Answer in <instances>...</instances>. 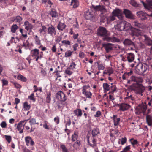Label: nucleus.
<instances>
[{
	"mask_svg": "<svg viewBox=\"0 0 152 152\" xmlns=\"http://www.w3.org/2000/svg\"><path fill=\"white\" fill-rule=\"evenodd\" d=\"M130 88L135 93L142 96V93L145 91V88L141 84L133 83L130 87Z\"/></svg>",
	"mask_w": 152,
	"mask_h": 152,
	"instance_id": "obj_1",
	"label": "nucleus"
},
{
	"mask_svg": "<svg viewBox=\"0 0 152 152\" xmlns=\"http://www.w3.org/2000/svg\"><path fill=\"white\" fill-rule=\"evenodd\" d=\"M31 55L36 61H37L39 59H41L42 58L41 54L39 55V50L37 49H35L31 50Z\"/></svg>",
	"mask_w": 152,
	"mask_h": 152,
	"instance_id": "obj_2",
	"label": "nucleus"
},
{
	"mask_svg": "<svg viewBox=\"0 0 152 152\" xmlns=\"http://www.w3.org/2000/svg\"><path fill=\"white\" fill-rule=\"evenodd\" d=\"M134 59L135 55L134 53H128L122 58V60L123 61H127L129 63L133 61Z\"/></svg>",
	"mask_w": 152,
	"mask_h": 152,
	"instance_id": "obj_3",
	"label": "nucleus"
},
{
	"mask_svg": "<svg viewBox=\"0 0 152 152\" xmlns=\"http://www.w3.org/2000/svg\"><path fill=\"white\" fill-rule=\"evenodd\" d=\"M108 31L104 27L100 26L98 29L97 34L101 37L107 36L108 35Z\"/></svg>",
	"mask_w": 152,
	"mask_h": 152,
	"instance_id": "obj_4",
	"label": "nucleus"
},
{
	"mask_svg": "<svg viewBox=\"0 0 152 152\" xmlns=\"http://www.w3.org/2000/svg\"><path fill=\"white\" fill-rule=\"evenodd\" d=\"M147 109V106L146 104H141L136 109L135 113L138 115H140L142 113H144Z\"/></svg>",
	"mask_w": 152,
	"mask_h": 152,
	"instance_id": "obj_5",
	"label": "nucleus"
},
{
	"mask_svg": "<svg viewBox=\"0 0 152 152\" xmlns=\"http://www.w3.org/2000/svg\"><path fill=\"white\" fill-rule=\"evenodd\" d=\"M92 134V136L90 137L89 135L90 134H88L87 136V141L88 144L91 146H94L95 145L96 143V142L95 141L94 137L97 135L98 134Z\"/></svg>",
	"mask_w": 152,
	"mask_h": 152,
	"instance_id": "obj_6",
	"label": "nucleus"
},
{
	"mask_svg": "<svg viewBox=\"0 0 152 152\" xmlns=\"http://www.w3.org/2000/svg\"><path fill=\"white\" fill-rule=\"evenodd\" d=\"M122 14V10L118 9H116L112 13V15H114L115 17H117L120 20H121L123 19Z\"/></svg>",
	"mask_w": 152,
	"mask_h": 152,
	"instance_id": "obj_7",
	"label": "nucleus"
},
{
	"mask_svg": "<svg viewBox=\"0 0 152 152\" xmlns=\"http://www.w3.org/2000/svg\"><path fill=\"white\" fill-rule=\"evenodd\" d=\"M117 106L119 107V110L122 111L127 110L130 107V105L125 103L117 104Z\"/></svg>",
	"mask_w": 152,
	"mask_h": 152,
	"instance_id": "obj_8",
	"label": "nucleus"
},
{
	"mask_svg": "<svg viewBox=\"0 0 152 152\" xmlns=\"http://www.w3.org/2000/svg\"><path fill=\"white\" fill-rule=\"evenodd\" d=\"M147 14L142 11H140L137 12V15L138 17L140 18L141 20L143 21L146 20L147 19Z\"/></svg>",
	"mask_w": 152,
	"mask_h": 152,
	"instance_id": "obj_9",
	"label": "nucleus"
},
{
	"mask_svg": "<svg viewBox=\"0 0 152 152\" xmlns=\"http://www.w3.org/2000/svg\"><path fill=\"white\" fill-rule=\"evenodd\" d=\"M57 98L61 102H65L66 100L65 94L61 91H58L57 93Z\"/></svg>",
	"mask_w": 152,
	"mask_h": 152,
	"instance_id": "obj_10",
	"label": "nucleus"
},
{
	"mask_svg": "<svg viewBox=\"0 0 152 152\" xmlns=\"http://www.w3.org/2000/svg\"><path fill=\"white\" fill-rule=\"evenodd\" d=\"M47 33L52 36L53 35H55L56 34V28L52 25L48 27L47 29Z\"/></svg>",
	"mask_w": 152,
	"mask_h": 152,
	"instance_id": "obj_11",
	"label": "nucleus"
},
{
	"mask_svg": "<svg viewBox=\"0 0 152 152\" xmlns=\"http://www.w3.org/2000/svg\"><path fill=\"white\" fill-rule=\"evenodd\" d=\"M113 44L110 43L103 44V47L104 48L107 53H108L113 50Z\"/></svg>",
	"mask_w": 152,
	"mask_h": 152,
	"instance_id": "obj_12",
	"label": "nucleus"
},
{
	"mask_svg": "<svg viewBox=\"0 0 152 152\" xmlns=\"http://www.w3.org/2000/svg\"><path fill=\"white\" fill-rule=\"evenodd\" d=\"M123 13L125 15L126 17L130 19H134L135 18L134 15L132 14L130 11L128 10L124 9Z\"/></svg>",
	"mask_w": 152,
	"mask_h": 152,
	"instance_id": "obj_13",
	"label": "nucleus"
},
{
	"mask_svg": "<svg viewBox=\"0 0 152 152\" xmlns=\"http://www.w3.org/2000/svg\"><path fill=\"white\" fill-rule=\"evenodd\" d=\"M130 79L132 81L136 82V83H142L143 81V79L142 77L134 76H131L130 77Z\"/></svg>",
	"mask_w": 152,
	"mask_h": 152,
	"instance_id": "obj_14",
	"label": "nucleus"
},
{
	"mask_svg": "<svg viewBox=\"0 0 152 152\" xmlns=\"http://www.w3.org/2000/svg\"><path fill=\"white\" fill-rule=\"evenodd\" d=\"M24 25L25 27V29L27 31H29L30 32L32 31V30L33 27V26L28 21H27L25 22L24 23Z\"/></svg>",
	"mask_w": 152,
	"mask_h": 152,
	"instance_id": "obj_15",
	"label": "nucleus"
},
{
	"mask_svg": "<svg viewBox=\"0 0 152 152\" xmlns=\"http://www.w3.org/2000/svg\"><path fill=\"white\" fill-rule=\"evenodd\" d=\"M28 120H25L23 121H21L18 123L17 126V129L18 131H19V133H22L23 132V126L24 125V124H23V123Z\"/></svg>",
	"mask_w": 152,
	"mask_h": 152,
	"instance_id": "obj_16",
	"label": "nucleus"
},
{
	"mask_svg": "<svg viewBox=\"0 0 152 152\" xmlns=\"http://www.w3.org/2000/svg\"><path fill=\"white\" fill-rule=\"evenodd\" d=\"M105 37L104 38V40L105 41H107V42H120V40L119 39L115 37L112 38L107 36Z\"/></svg>",
	"mask_w": 152,
	"mask_h": 152,
	"instance_id": "obj_17",
	"label": "nucleus"
},
{
	"mask_svg": "<svg viewBox=\"0 0 152 152\" xmlns=\"http://www.w3.org/2000/svg\"><path fill=\"white\" fill-rule=\"evenodd\" d=\"M48 15L51 16L53 18H56L58 16V15L56 10L51 9V10L48 12Z\"/></svg>",
	"mask_w": 152,
	"mask_h": 152,
	"instance_id": "obj_18",
	"label": "nucleus"
},
{
	"mask_svg": "<svg viewBox=\"0 0 152 152\" xmlns=\"http://www.w3.org/2000/svg\"><path fill=\"white\" fill-rule=\"evenodd\" d=\"M25 140L26 145L27 146L29 145L33 146L34 145V142L30 137H26L25 138Z\"/></svg>",
	"mask_w": 152,
	"mask_h": 152,
	"instance_id": "obj_19",
	"label": "nucleus"
},
{
	"mask_svg": "<svg viewBox=\"0 0 152 152\" xmlns=\"http://www.w3.org/2000/svg\"><path fill=\"white\" fill-rule=\"evenodd\" d=\"M144 7L149 10L150 9H152V0H148L147 3L146 4L143 1H141Z\"/></svg>",
	"mask_w": 152,
	"mask_h": 152,
	"instance_id": "obj_20",
	"label": "nucleus"
},
{
	"mask_svg": "<svg viewBox=\"0 0 152 152\" xmlns=\"http://www.w3.org/2000/svg\"><path fill=\"white\" fill-rule=\"evenodd\" d=\"M123 44L125 46H131L134 47V43L131 40L128 39H125L123 42Z\"/></svg>",
	"mask_w": 152,
	"mask_h": 152,
	"instance_id": "obj_21",
	"label": "nucleus"
},
{
	"mask_svg": "<svg viewBox=\"0 0 152 152\" xmlns=\"http://www.w3.org/2000/svg\"><path fill=\"white\" fill-rule=\"evenodd\" d=\"M117 117V115H113V117H111V118L113 121L114 124L115 126H118L119 125L121 120L120 118H116Z\"/></svg>",
	"mask_w": 152,
	"mask_h": 152,
	"instance_id": "obj_22",
	"label": "nucleus"
},
{
	"mask_svg": "<svg viewBox=\"0 0 152 152\" xmlns=\"http://www.w3.org/2000/svg\"><path fill=\"white\" fill-rule=\"evenodd\" d=\"M42 125L43 127L45 129L50 130L52 128V126L46 121H44Z\"/></svg>",
	"mask_w": 152,
	"mask_h": 152,
	"instance_id": "obj_23",
	"label": "nucleus"
},
{
	"mask_svg": "<svg viewBox=\"0 0 152 152\" xmlns=\"http://www.w3.org/2000/svg\"><path fill=\"white\" fill-rule=\"evenodd\" d=\"M143 66V64L141 63H139L136 66L135 69L138 74H141Z\"/></svg>",
	"mask_w": 152,
	"mask_h": 152,
	"instance_id": "obj_24",
	"label": "nucleus"
},
{
	"mask_svg": "<svg viewBox=\"0 0 152 152\" xmlns=\"http://www.w3.org/2000/svg\"><path fill=\"white\" fill-rule=\"evenodd\" d=\"M70 5L72 6L73 8H75L79 6V2L77 0H72Z\"/></svg>",
	"mask_w": 152,
	"mask_h": 152,
	"instance_id": "obj_25",
	"label": "nucleus"
},
{
	"mask_svg": "<svg viewBox=\"0 0 152 152\" xmlns=\"http://www.w3.org/2000/svg\"><path fill=\"white\" fill-rule=\"evenodd\" d=\"M132 73L133 71L132 70H130L129 72H125L122 75V79L124 80H126V79H128L129 76H131Z\"/></svg>",
	"mask_w": 152,
	"mask_h": 152,
	"instance_id": "obj_26",
	"label": "nucleus"
},
{
	"mask_svg": "<svg viewBox=\"0 0 152 152\" xmlns=\"http://www.w3.org/2000/svg\"><path fill=\"white\" fill-rule=\"evenodd\" d=\"M22 20L23 18L20 16L19 15H17L15 18L14 17L12 18L11 20V21L12 22H15L16 23H19V24L20 25V23L22 21Z\"/></svg>",
	"mask_w": 152,
	"mask_h": 152,
	"instance_id": "obj_27",
	"label": "nucleus"
},
{
	"mask_svg": "<svg viewBox=\"0 0 152 152\" xmlns=\"http://www.w3.org/2000/svg\"><path fill=\"white\" fill-rule=\"evenodd\" d=\"M120 20L119 23L117 24V26L118 28L121 31H124V21Z\"/></svg>",
	"mask_w": 152,
	"mask_h": 152,
	"instance_id": "obj_28",
	"label": "nucleus"
},
{
	"mask_svg": "<svg viewBox=\"0 0 152 152\" xmlns=\"http://www.w3.org/2000/svg\"><path fill=\"white\" fill-rule=\"evenodd\" d=\"M94 9L96 11H102L105 10L104 7L103 5H99L93 6Z\"/></svg>",
	"mask_w": 152,
	"mask_h": 152,
	"instance_id": "obj_29",
	"label": "nucleus"
},
{
	"mask_svg": "<svg viewBox=\"0 0 152 152\" xmlns=\"http://www.w3.org/2000/svg\"><path fill=\"white\" fill-rule=\"evenodd\" d=\"M66 26V25L64 23L60 21L57 26V28L58 30L62 31L65 29Z\"/></svg>",
	"mask_w": 152,
	"mask_h": 152,
	"instance_id": "obj_30",
	"label": "nucleus"
},
{
	"mask_svg": "<svg viewBox=\"0 0 152 152\" xmlns=\"http://www.w3.org/2000/svg\"><path fill=\"white\" fill-rule=\"evenodd\" d=\"M39 32L40 34H45L47 32V28L44 25H42L41 28L39 30Z\"/></svg>",
	"mask_w": 152,
	"mask_h": 152,
	"instance_id": "obj_31",
	"label": "nucleus"
},
{
	"mask_svg": "<svg viewBox=\"0 0 152 152\" xmlns=\"http://www.w3.org/2000/svg\"><path fill=\"white\" fill-rule=\"evenodd\" d=\"M92 15L91 12H89L88 11H86L84 14V18L87 20L91 19L92 17Z\"/></svg>",
	"mask_w": 152,
	"mask_h": 152,
	"instance_id": "obj_32",
	"label": "nucleus"
},
{
	"mask_svg": "<svg viewBox=\"0 0 152 152\" xmlns=\"http://www.w3.org/2000/svg\"><path fill=\"white\" fill-rule=\"evenodd\" d=\"M146 122L148 125L152 126V116L150 115H147L146 117Z\"/></svg>",
	"mask_w": 152,
	"mask_h": 152,
	"instance_id": "obj_33",
	"label": "nucleus"
},
{
	"mask_svg": "<svg viewBox=\"0 0 152 152\" xmlns=\"http://www.w3.org/2000/svg\"><path fill=\"white\" fill-rule=\"evenodd\" d=\"M124 31H127L129 29H131L132 28V26L131 24L125 21H124Z\"/></svg>",
	"mask_w": 152,
	"mask_h": 152,
	"instance_id": "obj_34",
	"label": "nucleus"
},
{
	"mask_svg": "<svg viewBox=\"0 0 152 152\" xmlns=\"http://www.w3.org/2000/svg\"><path fill=\"white\" fill-rule=\"evenodd\" d=\"M74 113L77 117H81L82 115L81 110L80 109H77L74 111Z\"/></svg>",
	"mask_w": 152,
	"mask_h": 152,
	"instance_id": "obj_35",
	"label": "nucleus"
},
{
	"mask_svg": "<svg viewBox=\"0 0 152 152\" xmlns=\"http://www.w3.org/2000/svg\"><path fill=\"white\" fill-rule=\"evenodd\" d=\"M82 93L86 96V98H91L92 95V93L88 91L82 92Z\"/></svg>",
	"mask_w": 152,
	"mask_h": 152,
	"instance_id": "obj_36",
	"label": "nucleus"
},
{
	"mask_svg": "<svg viewBox=\"0 0 152 152\" xmlns=\"http://www.w3.org/2000/svg\"><path fill=\"white\" fill-rule=\"evenodd\" d=\"M34 39L35 40V43L37 45H39L41 44V41L39 38L38 36L37 35H34Z\"/></svg>",
	"mask_w": 152,
	"mask_h": 152,
	"instance_id": "obj_37",
	"label": "nucleus"
},
{
	"mask_svg": "<svg viewBox=\"0 0 152 152\" xmlns=\"http://www.w3.org/2000/svg\"><path fill=\"white\" fill-rule=\"evenodd\" d=\"M110 85L107 83H105L103 84V87L104 92L106 93L109 91L110 89Z\"/></svg>",
	"mask_w": 152,
	"mask_h": 152,
	"instance_id": "obj_38",
	"label": "nucleus"
},
{
	"mask_svg": "<svg viewBox=\"0 0 152 152\" xmlns=\"http://www.w3.org/2000/svg\"><path fill=\"white\" fill-rule=\"evenodd\" d=\"M145 37V40L147 42L148 45L151 46L152 45V40L146 35L144 36Z\"/></svg>",
	"mask_w": 152,
	"mask_h": 152,
	"instance_id": "obj_39",
	"label": "nucleus"
},
{
	"mask_svg": "<svg viewBox=\"0 0 152 152\" xmlns=\"http://www.w3.org/2000/svg\"><path fill=\"white\" fill-rule=\"evenodd\" d=\"M31 108V106L30 104H28V102H25L23 104V108L25 111L28 110Z\"/></svg>",
	"mask_w": 152,
	"mask_h": 152,
	"instance_id": "obj_40",
	"label": "nucleus"
},
{
	"mask_svg": "<svg viewBox=\"0 0 152 152\" xmlns=\"http://www.w3.org/2000/svg\"><path fill=\"white\" fill-rule=\"evenodd\" d=\"M18 28V27L16 24H13L11 26V31L12 33H15Z\"/></svg>",
	"mask_w": 152,
	"mask_h": 152,
	"instance_id": "obj_41",
	"label": "nucleus"
},
{
	"mask_svg": "<svg viewBox=\"0 0 152 152\" xmlns=\"http://www.w3.org/2000/svg\"><path fill=\"white\" fill-rule=\"evenodd\" d=\"M51 96V95L50 93H49L47 94L45 99V101L47 103H49L50 102Z\"/></svg>",
	"mask_w": 152,
	"mask_h": 152,
	"instance_id": "obj_42",
	"label": "nucleus"
},
{
	"mask_svg": "<svg viewBox=\"0 0 152 152\" xmlns=\"http://www.w3.org/2000/svg\"><path fill=\"white\" fill-rule=\"evenodd\" d=\"M17 79L23 82H25L27 81L26 78L21 75H19L18 76Z\"/></svg>",
	"mask_w": 152,
	"mask_h": 152,
	"instance_id": "obj_43",
	"label": "nucleus"
},
{
	"mask_svg": "<svg viewBox=\"0 0 152 152\" xmlns=\"http://www.w3.org/2000/svg\"><path fill=\"white\" fill-rule=\"evenodd\" d=\"M11 83L14 85L15 87L17 89H20L22 87V86L20 84L15 81H12Z\"/></svg>",
	"mask_w": 152,
	"mask_h": 152,
	"instance_id": "obj_44",
	"label": "nucleus"
},
{
	"mask_svg": "<svg viewBox=\"0 0 152 152\" xmlns=\"http://www.w3.org/2000/svg\"><path fill=\"white\" fill-rule=\"evenodd\" d=\"M143 67L142 69V71H141V74L145 72L148 69V66L145 64H143Z\"/></svg>",
	"mask_w": 152,
	"mask_h": 152,
	"instance_id": "obj_45",
	"label": "nucleus"
},
{
	"mask_svg": "<svg viewBox=\"0 0 152 152\" xmlns=\"http://www.w3.org/2000/svg\"><path fill=\"white\" fill-rule=\"evenodd\" d=\"M111 85L112 86L110 87L111 91L109 92V94L112 93L113 94L114 92L116 91V86L115 85H113V83H111Z\"/></svg>",
	"mask_w": 152,
	"mask_h": 152,
	"instance_id": "obj_46",
	"label": "nucleus"
},
{
	"mask_svg": "<svg viewBox=\"0 0 152 152\" xmlns=\"http://www.w3.org/2000/svg\"><path fill=\"white\" fill-rule=\"evenodd\" d=\"M132 34L133 36H138L140 34L138 30L137 29H134V30L132 31Z\"/></svg>",
	"mask_w": 152,
	"mask_h": 152,
	"instance_id": "obj_47",
	"label": "nucleus"
},
{
	"mask_svg": "<svg viewBox=\"0 0 152 152\" xmlns=\"http://www.w3.org/2000/svg\"><path fill=\"white\" fill-rule=\"evenodd\" d=\"M115 17L113 15L109 16L107 18L108 21L110 22L114 21L115 19Z\"/></svg>",
	"mask_w": 152,
	"mask_h": 152,
	"instance_id": "obj_48",
	"label": "nucleus"
},
{
	"mask_svg": "<svg viewBox=\"0 0 152 152\" xmlns=\"http://www.w3.org/2000/svg\"><path fill=\"white\" fill-rule=\"evenodd\" d=\"M72 52L69 50L66 51L65 53L64 57L66 58L70 57L72 54Z\"/></svg>",
	"mask_w": 152,
	"mask_h": 152,
	"instance_id": "obj_49",
	"label": "nucleus"
},
{
	"mask_svg": "<svg viewBox=\"0 0 152 152\" xmlns=\"http://www.w3.org/2000/svg\"><path fill=\"white\" fill-rule=\"evenodd\" d=\"M29 123L31 125H34L35 124H39V123L38 122H36V120L34 118H32L30 121Z\"/></svg>",
	"mask_w": 152,
	"mask_h": 152,
	"instance_id": "obj_50",
	"label": "nucleus"
},
{
	"mask_svg": "<svg viewBox=\"0 0 152 152\" xmlns=\"http://www.w3.org/2000/svg\"><path fill=\"white\" fill-rule=\"evenodd\" d=\"M60 72V71H59L58 70H57L56 71H55L53 72V73H56V75L57 76L56 77L55 79L56 81L57 80L58 78L61 77V75H60V74L59 73V72Z\"/></svg>",
	"mask_w": 152,
	"mask_h": 152,
	"instance_id": "obj_51",
	"label": "nucleus"
},
{
	"mask_svg": "<svg viewBox=\"0 0 152 152\" xmlns=\"http://www.w3.org/2000/svg\"><path fill=\"white\" fill-rule=\"evenodd\" d=\"M61 148L62 149L63 152H69L68 149L66 148L64 145H61L60 146Z\"/></svg>",
	"mask_w": 152,
	"mask_h": 152,
	"instance_id": "obj_52",
	"label": "nucleus"
},
{
	"mask_svg": "<svg viewBox=\"0 0 152 152\" xmlns=\"http://www.w3.org/2000/svg\"><path fill=\"white\" fill-rule=\"evenodd\" d=\"M4 137L8 143H10L12 139L11 137L10 136L5 135H4Z\"/></svg>",
	"mask_w": 152,
	"mask_h": 152,
	"instance_id": "obj_53",
	"label": "nucleus"
},
{
	"mask_svg": "<svg viewBox=\"0 0 152 152\" xmlns=\"http://www.w3.org/2000/svg\"><path fill=\"white\" fill-rule=\"evenodd\" d=\"M22 48V47H21L19 45H18L17 47V49L15 50V51L16 52L18 51L19 53L21 54L22 53V50H21Z\"/></svg>",
	"mask_w": 152,
	"mask_h": 152,
	"instance_id": "obj_54",
	"label": "nucleus"
},
{
	"mask_svg": "<svg viewBox=\"0 0 152 152\" xmlns=\"http://www.w3.org/2000/svg\"><path fill=\"white\" fill-rule=\"evenodd\" d=\"M61 42L64 45H70V42L69 40H63L61 41Z\"/></svg>",
	"mask_w": 152,
	"mask_h": 152,
	"instance_id": "obj_55",
	"label": "nucleus"
},
{
	"mask_svg": "<svg viewBox=\"0 0 152 152\" xmlns=\"http://www.w3.org/2000/svg\"><path fill=\"white\" fill-rule=\"evenodd\" d=\"M62 38L61 36H57L55 39V41L57 43H59L61 40Z\"/></svg>",
	"mask_w": 152,
	"mask_h": 152,
	"instance_id": "obj_56",
	"label": "nucleus"
},
{
	"mask_svg": "<svg viewBox=\"0 0 152 152\" xmlns=\"http://www.w3.org/2000/svg\"><path fill=\"white\" fill-rule=\"evenodd\" d=\"M121 144L123 145L126 142L127 138L126 137H124L122 138L121 139Z\"/></svg>",
	"mask_w": 152,
	"mask_h": 152,
	"instance_id": "obj_57",
	"label": "nucleus"
},
{
	"mask_svg": "<svg viewBox=\"0 0 152 152\" xmlns=\"http://www.w3.org/2000/svg\"><path fill=\"white\" fill-rule=\"evenodd\" d=\"M1 81L2 83V86H7L8 85V81L4 79H2Z\"/></svg>",
	"mask_w": 152,
	"mask_h": 152,
	"instance_id": "obj_58",
	"label": "nucleus"
},
{
	"mask_svg": "<svg viewBox=\"0 0 152 152\" xmlns=\"http://www.w3.org/2000/svg\"><path fill=\"white\" fill-rule=\"evenodd\" d=\"M133 25L136 27H138L139 28H141L142 26L141 24L137 21L134 22L133 23Z\"/></svg>",
	"mask_w": 152,
	"mask_h": 152,
	"instance_id": "obj_59",
	"label": "nucleus"
},
{
	"mask_svg": "<svg viewBox=\"0 0 152 152\" xmlns=\"http://www.w3.org/2000/svg\"><path fill=\"white\" fill-rule=\"evenodd\" d=\"M28 98L31 100H32L34 102L35 101V99L34 98V94L33 93L28 96Z\"/></svg>",
	"mask_w": 152,
	"mask_h": 152,
	"instance_id": "obj_60",
	"label": "nucleus"
},
{
	"mask_svg": "<svg viewBox=\"0 0 152 152\" xmlns=\"http://www.w3.org/2000/svg\"><path fill=\"white\" fill-rule=\"evenodd\" d=\"M78 137V135L77 134H74L72 136V140L73 141H74L77 140Z\"/></svg>",
	"mask_w": 152,
	"mask_h": 152,
	"instance_id": "obj_61",
	"label": "nucleus"
},
{
	"mask_svg": "<svg viewBox=\"0 0 152 152\" xmlns=\"http://www.w3.org/2000/svg\"><path fill=\"white\" fill-rule=\"evenodd\" d=\"M98 68L99 70H103L104 69V66L103 64H98Z\"/></svg>",
	"mask_w": 152,
	"mask_h": 152,
	"instance_id": "obj_62",
	"label": "nucleus"
},
{
	"mask_svg": "<svg viewBox=\"0 0 152 152\" xmlns=\"http://www.w3.org/2000/svg\"><path fill=\"white\" fill-rule=\"evenodd\" d=\"M130 3L134 6L137 7V3L134 0H131L130 1Z\"/></svg>",
	"mask_w": 152,
	"mask_h": 152,
	"instance_id": "obj_63",
	"label": "nucleus"
},
{
	"mask_svg": "<svg viewBox=\"0 0 152 152\" xmlns=\"http://www.w3.org/2000/svg\"><path fill=\"white\" fill-rule=\"evenodd\" d=\"M54 121L56 123V124H58L59 123V117L58 116L55 117L54 118Z\"/></svg>",
	"mask_w": 152,
	"mask_h": 152,
	"instance_id": "obj_64",
	"label": "nucleus"
}]
</instances>
